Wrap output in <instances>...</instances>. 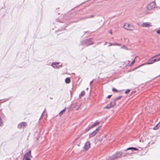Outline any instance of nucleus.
I'll return each instance as SVG.
<instances>
[{
	"mask_svg": "<svg viewBox=\"0 0 160 160\" xmlns=\"http://www.w3.org/2000/svg\"><path fill=\"white\" fill-rule=\"evenodd\" d=\"M90 143L89 142L87 141L85 143L84 148L86 150H87L90 148Z\"/></svg>",
	"mask_w": 160,
	"mask_h": 160,
	"instance_id": "9b49d317",
	"label": "nucleus"
},
{
	"mask_svg": "<svg viewBox=\"0 0 160 160\" xmlns=\"http://www.w3.org/2000/svg\"><path fill=\"white\" fill-rule=\"evenodd\" d=\"M122 155V152H117L112 157H109L108 159L106 160H114L118 158H120Z\"/></svg>",
	"mask_w": 160,
	"mask_h": 160,
	"instance_id": "f03ea898",
	"label": "nucleus"
},
{
	"mask_svg": "<svg viewBox=\"0 0 160 160\" xmlns=\"http://www.w3.org/2000/svg\"><path fill=\"white\" fill-rule=\"evenodd\" d=\"M159 124H160V121H159Z\"/></svg>",
	"mask_w": 160,
	"mask_h": 160,
	"instance_id": "4c0bfd02",
	"label": "nucleus"
},
{
	"mask_svg": "<svg viewBox=\"0 0 160 160\" xmlns=\"http://www.w3.org/2000/svg\"><path fill=\"white\" fill-rule=\"evenodd\" d=\"M101 127H99L96 128L94 131L90 133L89 134V138H91L94 137L99 131Z\"/></svg>",
	"mask_w": 160,
	"mask_h": 160,
	"instance_id": "7ed1b4c3",
	"label": "nucleus"
},
{
	"mask_svg": "<svg viewBox=\"0 0 160 160\" xmlns=\"http://www.w3.org/2000/svg\"><path fill=\"white\" fill-rule=\"evenodd\" d=\"M3 122L1 120V118H0V126H2L3 125Z\"/></svg>",
	"mask_w": 160,
	"mask_h": 160,
	"instance_id": "b1692460",
	"label": "nucleus"
},
{
	"mask_svg": "<svg viewBox=\"0 0 160 160\" xmlns=\"http://www.w3.org/2000/svg\"><path fill=\"white\" fill-rule=\"evenodd\" d=\"M123 28L129 31L132 30L134 29V27L132 25L128 23H125L123 26Z\"/></svg>",
	"mask_w": 160,
	"mask_h": 160,
	"instance_id": "20e7f679",
	"label": "nucleus"
},
{
	"mask_svg": "<svg viewBox=\"0 0 160 160\" xmlns=\"http://www.w3.org/2000/svg\"><path fill=\"white\" fill-rule=\"evenodd\" d=\"M86 33V32H85V33Z\"/></svg>",
	"mask_w": 160,
	"mask_h": 160,
	"instance_id": "ea45409f",
	"label": "nucleus"
},
{
	"mask_svg": "<svg viewBox=\"0 0 160 160\" xmlns=\"http://www.w3.org/2000/svg\"><path fill=\"white\" fill-rule=\"evenodd\" d=\"M81 44L84 46H88L93 44V42L91 38L87 39L81 42Z\"/></svg>",
	"mask_w": 160,
	"mask_h": 160,
	"instance_id": "f257e3e1",
	"label": "nucleus"
},
{
	"mask_svg": "<svg viewBox=\"0 0 160 160\" xmlns=\"http://www.w3.org/2000/svg\"><path fill=\"white\" fill-rule=\"evenodd\" d=\"M60 63L59 62H53L52 64V66L54 68L57 69L62 67V65H58Z\"/></svg>",
	"mask_w": 160,
	"mask_h": 160,
	"instance_id": "423d86ee",
	"label": "nucleus"
},
{
	"mask_svg": "<svg viewBox=\"0 0 160 160\" xmlns=\"http://www.w3.org/2000/svg\"><path fill=\"white\" fill-rule=\"evenodd\" d=\"M128 150H134L135 151L138 150V149L135 148H133V147H130L128 148H127L126 149L125 151Z\"/></svg>",
	"mask_w": 160,
	"mask_h": 160,
	"instance_id": "ddd939ff",
	"label": "nucleus"
},
{
	"mask_svg": "<svg viewBox=\"0 0 160 160\" xmlns=\"http://www.w3.org/2000/svg\"><path fill=\"white\" fill-rule=\"evenodd\" d=\"M111 45H113V43L110 42L109 43V45L108 46H110Z\"/></svg>",
	"mask_w": 160,
	"mask_h": 160,
	"instance_id": "c85d7f7f",
	"label": "nucleus"
},
{
	"mask_svg": "<svg viewBox=\"0 0 160 160\" xmlns=\"http://www.w3.org/2000/svg\"><path fill=\"white\" fill-rule=\"evenodd\" d=\"M92 82V81H91V82H90V84H91V82Z\"/></svg>",
	"mask_w": 160,
	"mask_h": 160,
	"instance_id": "f704fd0d",
	"label": "nucleus"
},
{
	"mask_svg": "<svg viewBox=\"0 0 160 160\" xmlns=\"http://www.w3.org/2000/svg\"><path fill=\"white\" fill-rule=\"evenodd\" d=\"M157 61H159V60H160V57L158 59H157Z\"/></svg>",
	"mask_w": 160,
	"mask_h": 160,
	"instance_id": "72a5a7b5",
	"label": "nucleus"
},
{
	"mask_svg": "<svg viewBox=\"0 0 160 160\" xmlns=\"http://www.w3.org/2000/svg\"><path fill=\"white\" fill-rule=\"evenodd\" d=\"M121 48H122V49H128L127 48V47H126L124 45H123L121 47Z\"/></svg>",
	"mask_w": 160,
	"mask_h": 160,
	"instance_id": "a878e982",
	"label": "nucleus"
},
{
	"mask_svg": "<svg viewBox=\"0 0 160 160\" xmlns=\"http://www.w3.org/2000/svg\"><path fill=\"white\" fill-rule=\"evenodd\" d=\"M159 124V123L155 127L153 128V129L154 130H157L160 127V125Z\"/></svg>",
	"mask_w": 160,
	"mask_h": 160,
	"instance_id": "2eb2a0df",
	"label": "nucleus"
},
{
	"mask_svg": "<svg viewBox=\"0 0 160 160\" xmlns=\"http://www.w3.org/2000/svg\"><path fill=\"white\" fill-rule=\"evenodd\" d=\"M78 109H79V108H77V110H78Z\"/></svg>",
	"mask_w": 160,
	"mask_h": 160,
	"instance_id": "e433bc0d",
	"label": "nucleus"
},
{
	"mask_svg": "<svg viewBox=\"0 0 160 160\" xmlns=\"http://www.w3.org/2000/svg\"><path fill=\"white\" fill-rule=\"evenodd\" d=\"M65 109H64L62 111H61L59 113V115L61 116L62 114L65 111Z\"/></svg>",
	"mask_w": 160,
	"mask_h": 160,
	"instance_id": "aec40b11",
	"label": "nucleus"
},
{
	"mask_svg": "<svg viewBox=\"0 0 160 160\" xmlns=\"http://www.w3.org/2000/svg\"><path fill=\"white\" fill-rule=\"evenodd\" d=\"M155 3L154 2H152L148 4L147 6V9L148 10H151L155 8Z\"/></svg>",
	"mask_w": 160,
	"mask_h": 160,
	"instance_id": "0eeeda50",
	"label": "nucleus"
},
{
	"mask_svg": "<svg viewBox=\"0 0 160 160\" xmlns=\"http://www.w3.org/2000/svg\"><path fill=\"white\" fill-rule=\"evenodd\" d=\"M102 140V138H101L98 140V141L99 142H101Z\"/></svg>",
	"mask_w": 160,
	"mask_h": 160,
	"instance_id": "cd10ccee",
	"label": "nucleus"
},
{
	"mask_svg": "<svg viewBox=\"0 0 160 160\" xmlns=\"http://www.w3.org/2000/svg\"><path fill=\"white\" fill-rule=\"evenodd\" d=\"M88 88H87V89H86V90H88Z\"/></svg>",
	"mask_w": 160,
	"mask_h": 160,
	"instance_id": "c9c22d12",
	"label": "nucleus"
},
{
	"mask_svg": "<svg viewBox=\"0 0 160 160\" xmlns=\"http://www.w3.org/2000/svg\"><path fill=\"white\" fill-rule=\"evenodd\" d=\"M94 17V15H90L88 17H85V18H93ZM83 19H84V18H83Z\"/></svg>",
	"mask_w": 160,
	"mask_h": 160,
	"instance_id": "5701e85b",
	"label": "nucleus"
},
{
	"mask_svg": "<svg viewBox=\"0 0 160 160\" xmlns=\"http://www.w3.org/2000/svg\"><path fill=\"white\" fill-rule=\"evenodd\" d=\"M156 61H157L156 59H153L150 61L148 63H147V64H151L155 62Z\"/></svg>",
	"mask_w": 160,
	"mask_h": 160,
	"instance_id": "4468645a",
	"label": "nucleus"
},
{
	"mask_svg": "<svg viewBox=\"0 0 160 160\" xmlns=\"http://www.w3.org/2000/svg\"><path fill=\"white\" fill-rule=\"evenodd\" d=\"M30 158H24V159L25 160H31Z\"/></svg>",
	"mask_w": 160,
	"mask_h": 160,
	"instance_id": "c756f323",
	"label": "nucleus"
},
{
	"mask_svg": "<svg viewBox=\"0 0 160 160\" xmlns=\"http://www.w3.org/2000/svg\"><path fill=\"white\" fill-rule=\"evenodd\" d=\"M112 91L113 92H121L123 91V90H121L118 91V90H117V89H116V88H114L112 89Z\"/></svg>",
	"mask_w": 160,
	"mask_h": 160,
	"instance_id": "a211bd4d",
	"label": "nucleus"
},
{
	"mask_svg": "<svg viewBox=\"0 0 160 160\" xmlns=\"http://www.w3.org/2000/svg\"><path fill=\"white\" fill-rule=\"evenodd\" d=\"M136 58V57H135V58L134 59V60H133V61L131 63V66L135 62V59Z\"/></svg>",
	"mask_w": 160,
	"mask_h": 160,
	"instance_id": "393cba45",
	"label": "nucleus"
},
{
	"mask_svg": "<svg viewBox=\"0 0 160 160\" xmlns=\"http://www.w3.org/2000/svg\"><path fill=\"white\" fill-rule=\"evenodd\" d=\"M152 26V23L149 22H144L142 24V26L143 27L148 28Z\"/></svg>",
	"mask_w": 160,
	"mask_h": 160,
	"instance_id": "1a4fd4ad",
	"label": "nucleus"
},
{
	"mask_svg": "<svg viewBox=\"0 0 160 160\" xmlns=\"http://www.w3.org/2000/svg\"><path fill=\"white\" fill-rule=\"evenodd\" d=\"M99 124V122L97 121L96 122H95L93 125H91L88 128L86 129V130L87 132L88 131H89L91 129L93 128L94 127L98 125Z\"/></svg>",
	"mask_w": 160,
	"mask_h": 160,
	"instance_id": "6e6552de",
	"label": "nucleus"
},
{
	"mask_svg": "<svg viewBox=\"0 0 160 160\" xmlns=\"http://www.w3.org/2000/svg\"><path fill=\"white\" fill-rule=\"evenodd\" d=\"M85 95V92L84 91H82L79 94V97H81Z\"/></svg>",
	"mask_w": 160,
	"mask_h": 160,
	"instance_id": "dca6fc26",
	"label": "nucleus"
},
{
	"mask_svg": "<svg viewBox=\"0 0 160 160\" xmlns=\"http://www.w3.org/2000/svg\"><path fill=\"white\" fill-rule=\"evenodd\" d=\"M132 153H133V151L130 152H129L126 153L124 155V157H127V155H129V154H132Z\"/></svg>",
	"mask_w": 160,
	"mask_h": 160,
	"instance_id": "6ab92c4d",
	"label": "nucleus"
},
{
	"mask_svg": "<svg viewBox=\"0 0 160 160\" xmlns=\"http://www.w3.org/2000/svg\"><path fill=\"white\" fill-rule=\"evenodd\" d=\"M122 97V96H120L119 97L115 98L114 100V101H115V102H116V101H117L118 100L120 99Z\"/></svg>",
	"mask_w": 160,
	"mask_h": 160,
	"instance_id": "412c9836",
	"label": "nucleus"
},
{
	"mask_svg": "<svg viewBox=\"0 0 160 160\" xmlns=\"http://www.w3.org/2000/svg\"><path fill=\"white\" fill-rule=\"evenodd\" d=\"M116 103L115 102V101L114 100L110 102V103L107 105L105 108L106 109H109L111 108H112L116 106Z\"/></svg>",
	"mask_w": 160,
	"mask_h": 160,
	"instance_id": "39448f33",
	"label": "nucleus"
},
{
	"mask_svg": "<svg viewBox=\"0 0 160 160\" xmlns=\"http://www.w3.org/2000/svg\"><path fill=\"white\" fill-rule=\"evenodd\" d=\"M130 91L129 89H127L125 91V93L126 94H128L130 92Z\"/></svg>",
	"mask_w": 160,
	"mask_h": 160,
	"instance_id": "bb28decb",
	"label": "nucleus"
},
{
	"mask_svg": "<svg viewBox=\"0 0 160 160\" xmlns=\"http://www.w3.org/2000/svg\"><path fill=\"white\" fill-rule=\"evenodd\" d=\"M65 82L67 83H69L70 82V79L69 78H67L65 80Z\"/></svg>",
	"mask_w": 160,
	"mask_h": 160,
	"instance_id": "f3484780",
	"label": "nucleus"
},
{
	"mask_svg": "<svg viewBox=\"0 0 160 160\" xmlns=\"http://www.w3.org/2000/svg\"><path fill=\"white\" fill-rule=\"evenodd\" d=\"M32 156L31 155V151H29L27 153L25 154L24 156V158H32Z\"/></svg>",
	"mask_w": 160,
	"mask_h": 160,
	"instance_id": "f8f14e48",
	"label": "nucleus"
},
{
	"mask_svg": "<svg viewBox=\"0 0 160 160\" xmlns=\"http://www.w3.org/2000/svg\"><path fill=\"white\" fill-rule=\"evenodd\" d=\"M111 96H112L111 95H108V98H110L111 97Z\"/></svg>",
	"mask_w": 160,
	"mask_h": 160,
	"instance_id": "2f4dec72",
	"label": "nucleus"
},
{
	"mask_svg": "<svg viewBox=\"0 0 160 160\" xmlns=\"http://www.w3.org/2000/svg\"><path fill=\"white\" fill-rule=\"evenodd\" d=\"M27 125L26 122H22L19 123L18 126V127L19 128H24Z\"/></svg>",
	"mask_w": 160,
	"mask_h": 160,
	"instance_id": "9d476101",
	"label": "nucleus"
},
{
	"mask_svg": "<svg viewBox=\"0 0 160 160\" xmlns=\"http://www.w3.org/2000/svg\"><path fill=\"white\" fill-rule=\"evenodd\" d=\"M114 45L121 46V43H120L114 42L113 43Z\"/></svg>",
	"mask_w": 160,
	"mask_h": 160,
	"instance_id": "4be33fe9",
	"label": "nucleus"
},
{
	"mask_svg": "<svg viewBox=\"0 0 160 160\" xmlns=\"http://www.w3.org/2000/svg\"><path fill=\"white\" fill-rule=\"evenodd\" d=\"M45 111V110H44V111H43V112H44Z\"/></svg>",
	"mask_w": 160,
	"mask_h": 160,
	"instance_id": "58836bf2",
	"label": "nucleus"
},
{
	"mask_svg": "<svg viewBox=\"0 0 160 160\" xmlns=\"http://www.w3.org/2000/svg\"><path fill=\"white\" fill-rule=\"evenodd\" d=\"M160 56V53L156 55V56Z\"/></svg>",
	"mask_w": 160,
	"mask_h": 160,
	"instance_id": "473e14b6",
	"label": "nucleus"
},
{
	"mask_svg": "<svg viewBox=\"0 0 160 160\" xmlns=\"http://www.w3.org/2000/svg\"><path fill=\"white\" fill-rule=\"evenodd\" d=\"M109 32L111 34H112V30H110L109 31Z\"/></svg>",
	"mask_w": 160,
	"mask_h": 160,
	"instance_id": "7c9ffc66",
	"label": "nucleus"
}]
</instances>
